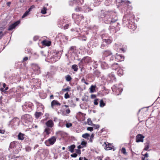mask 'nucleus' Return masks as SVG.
Masks as SVG:
<instances>
[{
    "label": "nucleus",
    "mask_w": 160,
    "mask_h": 160,
    "mask_svg": "<svg viewBox=\"0 0 160 160\" xmlns=\"http://www.w3.org/2000/svg\"><path fill=\"white\" fill-rule=\"evenodd\" d=\"M107 143H108V144H107L106 143H104L106 144L105 149L107 150L112 149V144L110 143H108V142Z\"/></svg>",
    "instance_id": "cd10ccee"
},
{
    "label": "nucleus",
    "mask_w": 160,
    "mask_h": 160,
    "mask_svg": "<svg viewBox=\"0 0 160 160\" xmlns=\"http://www.w3.org/2000/svg\"><path fill=\"white\" fill-rule=\"evenodd\" d=\"M143 151L142 152V155L144 156V157H142V160H148V153L146 152L144 155L143 154Z\"/></svg>",
    "instance_id": "7c9ffc66"
},
{
    "label": "nucleus",
    "mask_w": 160,
    "mask_h": 160,
    "mask_svg": "<svg viewBox=\"0 0 160 160\" xmlns=\"http://www.w3.org/2000/svg\"><path fill=\"white\" fill-rule=\"evenodd\" d=\"M33 104L31 102H25L22 106V109L25 112H30L32 109Z\"/></svg>",
    "instance_id": "39448f33"
},
{
    "label": "nucleus",
    "mask_w": 160,
    "mask_h": 160,
    "mask_svg": "<svg viewBox=\"0 0 160 160\" xmlns=\"http://www.w3.org/2000/svg\"><path fill=\"white\" fill-rule=\"evenodd\" d=\"M29 12L28 10L22 16V18H23L26 17L28 15Z\"/></svg>",
    "instance_id": "49530a36"
},
{
    "label": "nucleus",
    "mask_w": 160,
    "mask_h": 160,
    "mask_svg": "<svg viewBox=\"0 0 160 160\" xmlns=\"http://www.w3.org/2000/svg\"><path fill=\"white\" fill-rule=\"evenodd\" d=\"M31 116L29 114H25L21 117V119L22 120L24 121L28 120V119H31Z\"/></svg>",
    "instance_id": "6ab92c4d"
},
{
    "label": "nucleus",
    "mask_w": 160,
    "mask_h": 160,
    "mask_svg": "<svg viewBox=\"0 0 160 160\" xmlns=\"http://www.w3.org/2000/svg\"><path fill=\"white\" fill-rule=\"evenodd\" d=\"M90 136V134L88 133H85L82 135V138L85 139H88V138Z\"/></svg>",
    "instance_id": "58836bf2"
},
{
    "label": "nucleus",
    "mask_w": 160,
    "mask_h": 160,
    "mask_svg": "<svg viewBox=\"0 0 160 160\" xmlns=\"http://www.w3.org/2000/svg\"><path fill=\"white\" fill-rule=\"evenodd\" d=\"M72 68L75 72H77L78 69V66L76 64L73 65L72 66Z\"/></svg>",
    "instance_id": "e433bc0d"
},
{
    "label": "nucleus",
    "mask_w": 160,
    "mask_h": 160,
    "mask_svg": "<svg viewBox=\"0 0 160 160\" xmlns=\"http://www.w3.org/2000/svg\"><path fill=\"white\" fill-rule=\"evenodd\" d=\"M99 99L97 98L94 100V104L96 105H97L98 104V101Z\"/></svg>",
    "instance_id": "e2e57ef3"
},
{
    "label": "nucleus",
    "mask_w": 160,
    "mask_h": 160,
    "mask_svg": "<svg viewBox=\"0 0 160 160\" xmlns=\"http://www.w3.org/2000/svg\"><path fill=\"white\" fill-rule=\"evenodd\" d=\"M79 160H88V159L86 158L85 157H80L79 158Z\"/></svg>",
    "instance_id": "774afa93"
},
{
    "label": "nucleus",
    "mask_w": 160,
    "mask_h": 160,
    "mask_svg": "<svg viewBox=\"0 0 160 160\" xmlns=\"http://www.w3.org/2000/svg\"><path fill=\"white\" fill-rule=\"evenodd\" d=\"M61 104L57 100H53L51 102V107L52 108H54L55 106H60Z\"/></svg>",
    "instance_id": "2eb2a0df"
},
{
    "label": "nucleus",
    "mask_w": 160,
    "mask_h": 160,
    "mask_svg": "<svg viewBox=\"0 0 160 160\" xmlns=\"http://www.w3.org/2000/svg\"><path fill=\"white\" fill-rule=\"evenodd\" d=\"M71 88L70 87H69V86H68L67 88H64L62 89V90L63 91H70V89Z\"/></svg>",
    "instance_id": "6e6d98bb"
},
{
    "label": "nucleus",
    "mask_w": 160,
    "mask_h": 160,
    "mask_svg": "<svg viewBox=\"0 0 160 160\" xmlns=\"http://www.w3.org/2000/svg\"><path fill=\"white\" fill-rule=\"evenodd\" d=\"M34 115L36 118L38 119L42 115V113L41 112H36Z\"/></svg>",
    "instance_id": "2f4dec72"
},
{
    "label": "nucleus",
    "mask_w": 160,
    "mask_h": 160,
    "mask_svg": "<svg viewBox=\"0 0 160 160\" xmlns=\"http://www.w3.org/2000/svg\"><path fill=\"white\" fill-rule=\"evenodd\" d=\"M87 130L92 132L93 130V128L92 127H88L87 128Z\"/></svg>",
    "instance_id": "69168bd1"
},
{
    "label": "nucleus",
    "mask_w": 160,
    "mask_h": 160,
    "mask_svg": "<svg viewBox=\"0 0 160 160\" xmlns=\"http://www.w3.org/2000/svg\"><path fill=\"white\" fill-rule=\"evenodd\" d=\"M91 126L93 127L95 129H97L99 128L100 127V126L99 125H95L93 124H92V125H91Z\"/></svg>",
    "instance_id": "8fccbe9b"
},
{
    "label": "nucleus",
    "mask_w": 160,
    "mask_h": 160,
    "mask_svg": "<svg viewBox=\"0 0 160 160\" xmlns=\"http://www.w3.org/2000/svg\"><path fill=\"white\" fill-rule=\"evenodd\" d=\"M31 148L29 146H27L25 148V150L27 152H29L31 150Z\"/></svg>",
    "instance_id": "4d7b16f0"
},
{
    "label": "nucleus",
    "mask_w": 160,
    "mask_h": 160,
    "mask_svg": "<svg viewBox=\"0 0 160 160\" xmlns=\"http://www.w3.org/2000/svg\"><path fill=\"white\" fill-rule=\"evenodd\" d=\"M19 120V118L17 117H15L11 121V122L14 123L16 121L18 122Z\"/></svg>",
    "instance_id": "de8ad7c7"
},
{
    "label": "nucleus",
    "mask_w": 160,
    "mask_h": 160,
    "mask_svg": "<svg viewBox=\"0 0 160 160\" xmlns=\"http://www.w3.org/2000/svg\"><path fill=\"white\" fill-rule=\"evenodd\" d=\"M112 54L111 52L109 50H106L103 51V55L104 57H108L109 56L111 55Z\"/></svg>",
    "instance_id": "a211bd4d"
},
{
    "label": "nucleus",
    "mask_w": 160,
    "mask_h": 160,
    "mask_svg": "<svg viewBox=\"0 0 160 160\" xmlns=\"http://www.w3.org/2000/svg\"><path fill=\"white\" fill-rule=\"evenodd\" d=\"M144 148L143 149V151L148 150L149 148V142H147L145 144Z\"/></svg>",
    "instance_id": "473e14b6"
},
{
    "label": "nucleus",
    "mask_w": 160,
    "mask_h": 160,
    "mask_svg": "<svg viewBox=\"0 0 160 160\" xmlns=\"http://www.w3.org/2000/svg\"><path fill=\"white\" fill-rule=\"evenodd\" d=\"M130 3V1H123L121 0V4L123 5H125L126 6H128L129 4Z\"/></svg>",
    "instance_id": "c85d7f7f"
},
{
    "label": "nucleus",
    "mask_w": 160,
    "mask_h": 160,
    "mask_svg": "<svg viewBox=\"0 0 160 160\" xmlns=\"http://www.w3.org/2000/svg\"><path fill=\"white\" fill-rule=\"evenodd\" d=\"M111 33H114L116 32L115 27L114 26H110L109 28Z\"/></svg>",
    "instance_id": "393cba45"
},
{
    "label": "nucleus",
    "mask_w": 160,
    "mask_h": 160,
    "mask_svg": "<svg viewBox=\"0 0 160 160\" xmlns=\"http://www.w3.org/2000/svg\"><path fill=\"white\" fill-rule=\"evenodd\" d=\"M95 86L92 85L90 88V92L91 93L95 91Z\"/></svg>",
    "instance_id": "c9c22d12"
},
{
    "label": "nucleus",
    "mask_w": 160,
    "mask_h": 160,
    "mask_svg": "<svg viewBox=\"0 0 160 160\" xmlns=\"http://www.w3.org/2000/svg\"><path fill=\"white\" fill-rule=\"evenodd\" d=\"M57 139L56 137L52 136L51 138L45 142V143L47 146H49L53 145L56 142Z\"/></svg>",
    "instance_id": "0eeeda50"
},
{
    "label": "nucleus",
    "mask_w": 160,
    "mask_h": 160,
    "mask_svg": "<svg viewBox=\"0 0 160 160\" xmlns=\"http://www.w3.org/2000/svg\"><path fill=\"white\" fill-rule=\"evenodd\" d=\"M44 133H45L44 136L49 135L51 133V129L48 128H46L44 130Z\"/></svg>",
    "instance_id": "5701e85b"
},
{
    "label": "nucleus",
    "mask_w": 160,
    "mask_h": 160,
    "mask_svg": "<svg viewBox=\"0 0 160 160\" xmlns=\"http://www.w3.org/2000/svg\"><path fill=\"white\" fill-rule=\"evenodd\" d=\"M76 146L74 144H72L71 145L68 147V148L69 149V151L71 153H73L74 152V150Z\"/></svg>",
    "instance_id": "bb28decb"
},
{
    "label": "nucleus",
    "mask_w": 160,
    "mask_h": 160,
    "mask_svg": "<svg viewBox=\"0 0 160 160\" xmlns=\"http://www.w3.org/2000/svg\"><path fill=\"white\" fill-rule=\"evenodd\" d=\"M72 125V124L71 123H67L66 124V126L67 128H69Z\"/></svg>",
    "instance_id": "13d9d810"
},
{
    "label": "nucleus",
    "mask_w": 160,
    "mask_h": 160,
    "mask_svg": "<svg viewBox=\"0 0 160 160\" xmlns=\"http://www.w3.org/2000/svg\"><path fill=\"white\" fill-rule=\"evenodd\" d=\"M87 123L88 125H91L92 123L91 119L88 118L87 120Z\"/></svg>",
    "instance_id": "603ef678"
},
{
    "label": "nucleus",
    "mask_w": 160,
    "mask_h": 160,
    "mask_svg": "<svg viewBox=\"0 0 160 160\" xmlns=\"http://www.w3.org/2000/svg\"><path fill=\"white\" fill-rule=\"evenodd\" d=\"M45 124L47 126V128H52L54 126V123L52 120H49Z\"/></svg>",
    "instance_id": "4468645a"
},
{
    "label": "nucleus",
    "mask_w": 160,
    "mask_h": 160,
    "mask_svg": "<svg viewBox=\"0 0 160 160\" xmlns=\"http://www.w3.org/2000/svg\"><path fill=\"white\" fill-rule=\"evenodd\" d=\"M112 89L113 92H115L117 95H118L121 93L122 92V89L119 88L115 85H114L112 88Z\"/></svg>",
    "instance_id": "9d476101"
},
{
    "label": "nucleus",
    "mask_w": 160,
    "mask_h": 160,
    "mask_svg": "<svg viewBox=\"0 0 160 160\" xmlns=\"http://www.w3.org/2000/svg\"><path fill=\"white\" fill-rule=\"evenodd\" d=\"M25 136V134L20 132L18 135V139L19 140H24Z\"/></svg>",
    "instance_id": "a878e982"
},
{
    "label": "nucleus",
    "mask_w": 160,
    "mask_h": 160,
    "mask_svg": "<svg viewBox=\"0 0 160 160\" xmlns=\"http://www.w3.org/2000/svg\"><path fill=\"white\" fill-rule=\"evenodd\" d=\"M87 144V142L85 141H82L81 143V145L83 146V147H85Z\"/></svg>",
    "instance_id": "0e129e2a"
},
{
    "label": "nucleus",
    "mask_w": 160,
    "mask_h": 160,
    "mask_svg": "<svg viewBox=\"0 0 160 160\" xmlns=\"http://www.w3.org/2000/svg\"><path fill=\"white\" fill-rule=\"evenodd\" d=\"M15 28V26L13 25V24H11L9 25V28L8 29V30L9 31H10L12 30L13 29H14Z\"/></svg>",
    "instance_id": "c03bdc74"
},
{
    "label": "nucleus",
    "mask_w": 160,
    "mask_h": 160,
    "mask_svg": "<svg viewBox=\"0 0 160 160\" xmlns=\"http://www.w3.org/2000/svg\"><path fill=\"white\" fill-rule=\"evenodd\" d=\"M33 69L35 71L37 72V73H39L40 72V68L39 66L37 64H34L33 66Z\"/></svg>",
    "instance_id": "4be33fe9"
},
{
    "label": "nucleus",
    "mask_w": 160,
    "mask_h": 160,
    "mask_svg": "<svg viewBox=\"0 0 160 160\" xmlns=\"http://www.w3.org/2000/svg\"><path fill=\"white\" fill-rule=\"evenodd\" d=\"M124 57L122 54H116L115 56V61L120 62L123 61Z\"/></svg>",
    "instance_id": "f8f14e48"
},
{
    "label": "nucleus",
    "mask_w": 160,
    "mask_h": 160,
    "mask_svg": "<svg viewBox=\"0 0 160 160\" xmlns=\"http://www.w3.org/2000/svg\"><path fill=\"white\" fill-rule=\"evenodd\" d=\"M70 96L68 94V92H67V93H65V94L64 98H65L67 99V98H70Z\"/></svg>",
    "instance_id": "680f3d73"
},
{
    "label": "nucleus",
    "mask_w": 160,
    "mask_h": 160,
    "mask_svg": "<svg viewBox=\"0 0 160 160\" xmlns=\"http://www.w3.org/2000/svg\"><path fill=\"white\" fill-rule=\"evenodd\" d=\"M42 43L43 45H45L47 46H49L50 45L51 42H50L44 40L42 41Z\"/></svg>",
    "instance_id": "72a5a7b5"
},
{
    "label": "nucleus",
    "mask_w": 160,
    "mask_h": 160,
    "mask_svg": "<svg viewBox=\"0 0 160 160\" xmlns=\"http://www.w3.org/2000/svg\"><path fill=\"white\" fill-rule=\"evenodd\" d=\"M54 75V73L52 72H48L47 74L45 75V77L46 78H49L50 77H52Z\"/></svg>",
    "instance_id": "c756f323"
},
{
    "label": "nucleus",
    "mask_w": 160,
    "mask_h": 160,
    "mask_svg": "<svg viewBox=\"0 0 160 160\" xmlns=\"http://www.w3.org/2000/svg\"><path fill=\"white\" fill-rule=\"evenodd\" d=\"M66 80L67 82H70L72 79V78L69 75H68L65 76Z\"/></svg>",
    "instance_id": "f704fd0d"
},
{
    "label": "nucleus",
    "mask_w": 160,
    "mask_h": 160,
    "mask_svg": "<svg viewBox=\"0 0 160 160\" xmlns=\"http://www.w3.org/2000/svg\"><path fill=\"white\" fill-rule=\"evenodd\" d=\"M107 78L109 80L112 82L113 81H116V80L114 74L112 72H111L108 75Z\"/></svg>",
    "instance_id": "ddd939ff"
},
{
    "label": "nucleus",
    "mask_w": 160,
    "mask_h": 160,
    "mask_svg": "<svg viewBox=\"0 0 160 160\" xmlns=\"http://www.w3.org/2000/svg\"><path fill=\"white\" fill-rule=\"evenodd\" d=\"M125 24L126 25L129 29L132 30L133 31L136 28V26L135 25V23L132 21L127 22Z\"/></svg>",
    "instance_id": "9b49d317"
},
{
    "label": "nucleus",
    "mask_w": 160,
    "mask_h": 160,
    "mask_svg": "<svg viewBox=\"0 0 160 160\" xmlns=\"http://www.w3.org/2000/svg\"><path fill=\"white\" fill-rule=\"evenodd\" d=\"M109 62L110 63H114L115 62V56H112L110 58L109 60Z\"/></svg>",
    "instance_id": "4c0bfd02"
},
{
    "label": "nucleus",
    "mask_w": 160,
    "mask_h": 160,
    "mask_svg": "<svg viewBox=\"0 0 160 160\" xmlns=\"http://www.w3.org/2000/svg\"><path fill=\"white\" fill-rule=\"evenodd\" d=\"M5 28L3 27H0V36H3V34L2 32L4 30Z\"/></svg>",
    "instance_id": "79ce46f5"
},
{
    "label": "nucleus",
    "mask_w": 160,
    "mask_h": 160,
    "mask_svg": "<svg viewBox=\"0 0 160 160\" xmlns=\"http://www.w3.org/2000/svg\"><path fill=\"white\" fill-rule=\"evenodd\" d=\"M93 75L94 76L98 78L101 76V72L98 70H95L93 71Z\"/></svg>",
    "instance_id": "412c9836"
},
{
    "label": "nucleus",
    "mask_w": 160,
    "mask_h": 160,
    "mask_svg": "<svg viewBox=\"0 0 160 160\" xmlns=\"http://www.w3.org/2000/svg\"><path fill=\"white\" fill-rule=\"evenodd\" d=\"M101 67L102 69H105L108 68V65L106 62H102Z\"/></svg>",
    "instance_id": "b1692460"
},
{
    "label": "nucleus",
    "mask_w": 160,
    "mask_h": 160,
    "mask_svg": "<svg viewBox=\"0 0 160 160\" xmlns=\"http://www.w3.org/2000/svg\"><path fill=\"white\" fill-rule=\"evenodd\" d=\"M21 146V145L18 142L14 141L10 143L8 150H10V148L12 149L14 148H17L18 149L19 148L20 150V148Z\"/></svg>",
    "instance_id": "6e6552de"
},
{
    "label": "nucleus",
    "mask_w": 160,
    "mask_h": 160,
    "mask_svg": "<svg viewBox=\"0 0 160 160\" xmlns=\"http://www.w3.org/2000/svg\"><path fill=\"white\" fill-rule=\"evenodd\" d=\"M76 47L75 46H73L71 47L70 48V50L72 52H73L75 50Z\"/></svg>",
    "instance_id": "bf43d9fd"
},
{
    "label": "nucleus",
    "mask_w": 160,
    "mask_h": 160,
    "mask_svg": "<svg viewBox=\"0 0 160 160\" xmlns=\"http://www.w3.org/2000/svg\"><path fill=\"white\" fill-rule=\"evenodd\" d=\"M105 103L104 102L102 99L100 100V106L101 107H103L105 105Z\"/></svg>",
    "instance_id": "a19ab883"
},
{
    "label": "nucleus",
    "mask_w": 160,
    "mask_h": 160,
    "mask_svg": "<svg viewBox=\"0 0 160 160\" xmlns=\"http://www.w3.org/2000/svg\"><path fill=\"white\" fill-rule=\"evenodd\" d=\"M136 142H140V134H138L136 137Z\"/></svg>",
    "instance_id": "37998d69"
},
{
    "label": "nucleus",
    "mask_w": 160,
    "mask_h": 160,
    "mask_svg": "<svg viewBox=\"0 0 160 160\" xmlns=\"http://www.w3.org/2000/svg\"><path fill=\"white\" fill-rule=\"evenodd\" d=\"M20 157V156H16L15 155H13L11 157V159H14V160H17L16 159H15L17 158H18Z\"/></svg>",
    "instance_id": "3c124183"
},
{
    "label": "nucleus",
    "mask_w": 160,
    "mask_h": 160,
    "mask_svg": "<svg viewBox=\"0 0 160 160\" xmlns=\"http://www.w3.org/2000/svg\"><path fill=\"white\" fill-rule=\"evenodd\" d=\"M75 151L76 153L78 154H80L81 153V150L79 149H75Z\"/></svg>",
    "instance_id": "338daca9"
},
{
    "label": "nucleus",
    "mask_w": 160,
    "mask_h": 160,
    "mask_svg": "<svg viewBox=\"0 0 160 160\" xmlns=\"http://www.w3.org/2000/svg\"><path fill=\"white\" fill-rule=\"evenodd\" d=\"M121 152L124 155L127 154V153L126 152V149L124 148H122L121 151Z\"/></svg>",
    "instance_id": "09e8293b"
},
{
    "label": "nucleus",
    "mask_w": 160,
    "mask_h": 160,
    "mask_svg": "<svg viewBox=\"0 0 160 160\" xmlns=\"http://www.w3.org/2000/svg\"><path fill=\"white\" fill-rule=\"evenodd\" d=\"M134 16L132 12L130 11L129 12L126 14L123 17V22L124 23H126L127 22L132 21L134 18Z\"/></svg>",
    "instance_id": "20e7f679"
},
{
    "label": "nucleus",
    "mask_w": 160,
    "mask_h": 160,
    "mask_svg": "<svg viewBox=\"0 0 160 160\" xmlns=\"http://www.w3.org/2000/svg\"><path fill=\"white\" fill-rule=\"evenodd\" d=\"M75 10L77 12L84 11L85 12H87L90 11V8L89 7L87 6H85L82 7L77 6L75 8Z\"/></svg>",
    "instance_id": "1a4fd4ad"
},
{
    "label": "nucleus",
    "mask_w": 160,
    "mask_h": 160,
    "mask_svg": "<svg viewBox=\"0 0 160 160\" xmlns=\"http://www.w3.org/2000/svg\"><path fill=\"white\" fill-rule=\"evenodd\" d=\"M84 2V0H73V4H77L79 6L82 5Z\"/></svg>",
    "instance_id": "f3484780"
},
{
    "label": "nucleus",
    "mask_w": 160,
    "mask_h": 160,
    "mask_svg": "<svg viewBox=\"0 0 160 160\" xmlns=\"http://www.w3.org/2000/svg\"><path fill=\"white\" fill-rule=\"evenodd\" d=\"M81 82L82 83H84L86 85H88V83L86 82V81L84 78H83L81 79Z\"/></svg>",
    "instance_id": "864d4df0"
},
{
    "label": "nucleus",
    "mask_w": 160,
    "mask_h": 160,
    "mask_svg": "<svg viewBox=\"0 0 160 160\" xmlns=\"http://www.w3.org/2000/svg\"><path fill=\"white\" fill-rule=\"evenodd\" d=\"M118 74L119 76L122 75L123 74L122 69L121 68L118 69Z\"/></svg>",
    "instance_id": "ea45409f"
},
{
    "label": "nucleus",
    "mask_w": 160,
    "mask_h": 160,
    "mask_svg": "<svg viewBox=\"0 0 160 160\" xmlns=\"http://www.w3.org/2000/svg\"><path fill=\"white\" fill-rule=\"evenodd\" d=\"M72 18L77 24L83 25L86 22V20L82 14L77 15L74 13L72 15Z\"/></svg>",
    "instance_id": "f03ea898"
},
{
    "label": "nucleus",
    "mask_w": 160,
    "mask_h": 160,
    "mask_svg": "<svg viewBox=\"0 0 160 160\" xmlns=\"http://www.w3.org/2000/svg\"><path fill=\"white\" fill-rule=\"evenodd\" d=\"M20 23V21H18L14 23L13 24L15 26V27L16 26H17Z\"/></svg>",
    "instance_id": "052dcab7"
},
{
    "label": "nucleus",
    "mask_w": 160,
    "mask_h": 160,
    "mask_svg": "<svg viewBox=\"0 0 160 160\" xmlns=\"http://www.w3.org/2000/svg\"><path fill=\"white\" fill-rule=\"evenodd\" d=\"M105 34H103L101 36V38L102 39V41L100 48H101L103 49L106 47H108V45L110 44L112 42V40L110 39H106L104 38Z\"/></svg>",
    "instance_id": "7ed1b4c3"
},
{
    "label": "nucleus",
    "mask_w": 160,
    "mask_h": 160,
    "mask_svg": "<svg viewBox=\"0 0 160 160\" xmlns=\"http://www.w3.org/2000/svg\"><path fill=\"white\" fill-rule=\"evenodd\" d=\"M118 20V18L115 13H106L104 18L103 19L104 23L107 24L113 23L116 22Z\"/></svg>",
    "instance_id": "f257e3e1"
},
{
    "label": "nucleus",
    "mask_w": 160,
    "mask_h": 160,
    "mask_svg": "<svg viewBox=\"0 0 160 160\" xmlns=\"http://www.w3.org/2000/svg\"><path fill=\"white\" fill-rule=\"evenodd\" d=\"M119 67V66L118 63L114 62L113 63L111 66L112 69L114 70H116L117 69H118Z\"/></svg>",
    "instance_id": "aec40b11"
},
{
    "label": "nucleus",
    "mask_w": 160,
    "mask_h": 160,
    "mask_svg": "<svg viewBox=\"0 0 160 160\" xmlns=\"http://www.w3.org/2000/svg\"><path fill=\"white\" fill-rule=\"evenodd\" d=\"M28 58L27 57H26L23 58V60L21 61V62L23 63H24L25 62V61H27L28 60Z\"/></svg>",
    "instance_id": "5fc2aeb1"
},
{
    "label": "nucleus",
    "mask_w": 160,
    "mask_h": 160,
    "mask_svg": "<svg viewBox=\"0 0 160 160\" xmlns=\"http://www.w3.org/2000/svg\"><path fill=\"white\" fill-rule=\"evenodd\" d=\"M106 14V13H105L103 11L101 10L100 12H98V16L99 18H102L103 19L104 18V17H105Z\"/></svg>",
    "instance_id": "dca6fc26"
},
{
    "label": "nucleus",
    "mask_w": 160,
    "mask_h": 160,
    "mask_svg": "<svg viewBox=\"0 0 160 160\" xmlns=\"http://www.w3.org/2000/svg\"><path fill=\"white\" fill-rule=\"evenodd\" d=\"M92 61L91 58L89 57H85L82 59L80 62L79 63V66L80 68L83 67V64L88 63L92 62Z\"/></svg>",
    "instance_id": "423d86ee"
},
{
    "label": "nucleus",
    "mask_w": 160,
    "mask_h": 160,
    "mask_svg": "<svg viewBox=\"0 0 160 160\" xmlns=\"http://www.w3.org/2000/svg\"><path fill=\"white\" fill-rule=\"evenodd\" d=\"M47 8H46L44 7L43 9L42 10L41 12L43 14H45L46 13V11Z\"/></svg>",
    "instance_id": "a18cd8bd"
}]
</instances>
